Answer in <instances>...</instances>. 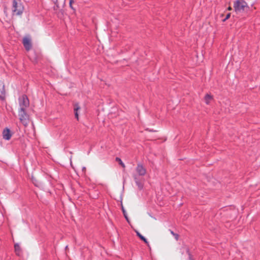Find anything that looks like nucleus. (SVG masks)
<instances>
[{
    "label": "nucleus",
    "mask_w": 260,
    "mask_h": 260,
    "mask_svg": "<svg viewBox=\"0 0 260 260\" xmlns=\"http://www.w3.org/2000/svg\"><path fill=\"white\" fill-rule=\"evenodd\" d=\"M57 3V0H56L55 4H56Z\"/></svg>",
    "instance_id": "24"
},
{
    "label": "nucleus",
    "mask_w": 260,
    "mask_h": 260,
    "mask_svg": "<svg viewBox=\"0 0 260 260\" xmlns=\"http://www.w3.org/2000/svg\"><path fill=\"white\" fill-rule=\"evenodd\" d=\"M23 44L27 51L30 50L32 47L31 41L28 38L25 37L23 39Z\"/></svg>",
    "instance_id": "7"
},
{
    "label": "nucleus",
    "mask_w": 260,
    "mask_h": 260,
    "mask_svg": "<svg viewBox=\"0 0 260 260\" xmlns=\"http://www.w3.org/2000/svg\"><path fill=\"white\" fill-rule=\"evenodd\" d=\"M32 181L35 186H38V187L40 186V183L36 179L32 178Z\"/></svg>",
    "instance_id": "14"
},
{
    "label": "nucleus",
    "mask_w": 260,
    "mask_h": 260,
    "mask_svg": "<svg viewBox=\"0 0 260 260\" xmlns=\"http://www.w3.org/2000/svg\"><path fill=\"white\" fill-rule=\"evenodd\" d=\"M116 159L117 161H118L119 162L120 165H121L122 167H123V168L125 167V165H124V163L122 161V160H121L120 158H119L118 157H116Z\"/></svg>",
    "instance_id": "15"
},
{
    "label": "nucleus",
    "mask_w": 260,
    "mask_h": 260,
    "mask_svg": "<svg viewBox=\"0 0 260 260\" xmlns=\"http://www.w3.org/2000/svg\"><path fill=\"white\" fill-rule=\"evenodd\" d=\"M171 233L175 237V239L177 240L179 237L178 235L177 234L174 233V232L172 231H171Z\"/></svg>",
    "instance_id": "16"
},
{
    "label": "nucleus",
    "mask_w": 260,
    "mask_h": 260,
    "mask_svg": "<svg viewBox=\"0 0 260 260\" xmlns=\"http://www.w3.org/2000/svg\"><path fill=\"white\" fill-rule=\"evenodd\" d=\"M80 109V107L78 104H76L74 106V112H75V118L78 120L79 119V115H78V110Z\"/></svg>",
    "instance_id": "11"
},
{
    "label": "nucleus",
    "mask_w": 260,
    "mask_h": 260,
    "mask_svg": "<svg viewBox=\"0 0 260 260\" xmlns=\"http://www.w3.org/2000/svg\"><path fill=\"white\" fill-rule=\"evenodd\" d=\"M150 132H153L152 130H149Z\"/></svg>",
    "instance_id": "25"
},
{
    "label": "nucleus",
    "mask_w": 260,
    "mask_h": 260,
    "mask_svg": "<svg viewBox=\"0 0 260 260\" xmlns=\"http://www.w3.org/2000/svg\"><path fill=\"white\" fill-rule=\"evenodd\" d=\"M124 217L125 218V219H126V220H127V221H128V217H127V215H124Z\"/></svg>",
    "instance_id": "22"
},
{
    "label": "nucleus",
    "mask_w": 260,
    "mask_h": 260,
    "mask_svg": "<svg viewBox=\"0 0 260 260\" xmlns=\"http://www.w3.org/2000/svg\"><path fill=\"white\" fill-rule=\"evenodd\" d=\"M122 210L123 215H127L126 211L125 210V209H124L123 206L122 207Z\"/></svg>",
    "instance_id": "20"
},
{
    "label": "nucleus",
    "mask_w": 260,
    "mask_h": 260,
    "mask_svg": "<svg viewBox=\"0 0 260 260\" xmlns=\"http://www.w3.org/2000/svg\"><path fill=\"white\" fill-rule=\"evenodd\" d=\"M231 16V14L230 13H228L226 15V17H225V18L223 20V21H226L227 19H228Z\"/></svg>",
    "instance_id": "17"
},
{
    "label": "nucleus",
    "mask_w": 260,
    "mask_h": 260,
    "mask_svg": "<svg viewBox=\"0 0 260 260\" xmlns=\"http://www.w3.org/2000/svg\"><path fill=\"white\" fill-rule=\"evenodd\" d=\"M133 177L135 180V182L137 185L138 188L140 190H142L143 188L144 184L139 179L138 176L137 175H134Z\"/></svg>",
    "instance_id": "8"
},
{
    "label": "nucleus",
    "mask_w": 260,
    "mask_h": 260,
    "mask_svg": "<svg viewBox=\"0 0 260 260\" xmlns=\"http://www.w3.org/2000/svg\"><path fill=\"white\" fill-rule=\"evenodd\" d=\"M14 248L16 254L18 255H19L21 251V249L18 243H16L14 245Z\"/></svg>",
    "instance_id": "13"
},
{
    "label": "nucleus",
    "mask_w": 260,
    "mask_h": 260,
    "mask_svg": "<svg viewBox=\"0 0 260 260\" xmlns=\"http://www.w3.org/2000/svg\"><path fill=\"white\" fill-rule=\"evenodd\" d=\"M136 170L139 176H143L146 173V169L140 163L138 164Z\"/></svg>",
    "instance_id": "5"
},
{
    "label": "nucleus",
    "mask_w": 260,
    "mask_h": 260,
    "mask_svg": "<svg viewBox=\"0 0 260 260\" xmlns=\"http://www.w3.org/2000/svg\"><path fill=\"white\" fill-rule=\"evenodd\" d=\"M74 3V0H70V3H69L70 7L72 9L74 10V8H73V6H72V3Z\"/></svg>",
    "instance_id": "18"
},
{
    "label": "nucleus",
    "mask_w": 260,
    "mask_h": 260,
    "mask_svg": "<svg viewBox=\"0 0 260 260\" xmlns=\"http://www.w3.org/2000/svg\"><path fill=\"white\" fill-rule=\"evenodd\" d=\"M0 99L2 101L5 99V86L3 83H0Z\"/></svg>",
    "instance_id": "9"
},
{
    "label": "nucleus",
    "mask_w": 260,
    "mask_h": 260,
    "mask_svg": "<svg viewBox=\"0 0 260 260\" xmlns=\"http://www.w3.org/2000/svg\"><path fill=\"white\" fill-rule=\"evenodd\" d=\"M212 99H213L212 96L209 94H206L204 98L205 102L207 105H209L210 103V101Z\"/></svg>",
    "instance_id": "12"
},
{
    "label": "nucleus",
    "mask_w": 260,
    "mask_h": 260,
    "mask_svg": "<svg viewBox=\"0 0 260 260\" xmlns=\"http://www.w3.org/2000/svg\"><path fill=\"white\" fill-rule=\"evenodd\" d=\"M18 115L21 122L24 125H27L28 123L29 116L26 113V109H19L18 110Z\"/></svg>",
    "instance_id": "3"
},
{
    "label": "nucleus",
    "mask_w": 260,
    "mask_h": 260,
    "mask_svg": "<svg viewBox=\"0 0 260 260\" xmlns=\"http://www.w3.org/2000/svg\"><path fill=\"white\" fill-rule=\"evenodd\" d=\"M187 252L188 254L189 259V260H193V258H192V256H191V254L189 253V251L188 250L187 251Z\"/></svg>",
    "instance_id": "19"
},
{
    "label": "nucleus",
    "mask_w": 260,
    "mask_h": 260,
    "mask_svg": "<svg viewBox=\"0 0 260 260\" xmlns=\"http://www.w3.org/2000/svg\"><path fill=\"white\" fill-rule=\"evenodd\" d=\"M248 7L247 3L244 0H237L234 4V8L236 12H242Z\"/></svg>",
    "instance_id": "2"
},
{
    "label": "nucleus",
    "mask_w": 260,
    "mask_h": 260,
    "mask_svg": "<svg viewBox=\"0 0 260 260\" xmlns=\"http://www.w3.org/2000/svg\"><path fill=\"white\" fill-rule=\"evenodd\" d=\"M228 10H232V8H231V7H229V8H228Z\"/></svg>",
    "instance_id": "23"
},
{
    "label": "nucleus",
    "mask_w": 260,
    "mask_h": 260,
    "mask_svg": "<svg viewBox=\"0 0 260 260\" xmlns=\"http://www.w3.org/2000/svg\"><path fill=\"white\" fill-rule=\"evenodd\" d=\"M82 171L84 173L85 172V171H86V168H85V167H82Z\"/></svg>",
    "instance_id": "21"
},
{
    "label": "nucleus",
    "mask_w": 260,
    "mask_h": 260,
    "mask_svg": "<svg viewBox=\"0 0 260 260\" xmlns=\"http://www.w3.org/2000/svg\"><path fill=\"white\" fill-rule=\"evenodd\" d=\"M137 235L140 238L141 240H142L143 241H144L148 247H149V243L148 241H147V239L144 237L143 235H142L139 232H136Z\"/></svg>",
    "instance_id": "10"
},
{
    "label": "nucleus",
    "mask_w": 260,
    "mask_h": 260,
    "mask_svg": "<svg viewBox=\"0 0 260 260\" xmlns=\"http://www.w3.org/2000/svg\"><path fill=\"white\" fill-rule=\"evenodd\" d=\"M19 109H26L29 105V102L27 96L24 94L19 99Z\"/></svg>",
    "instance_id": "4"
},
{
    "label": "nucleus",
    "mask_w": 260,
    "mask_h": 260,
    "mask_svg": "<svg viewBox=\"0 0 260 260\" xmlns=\"http://www.w3.org/2000/svg\"><path fill=\"white\" fill-rule=\"evenodd\" d=\"M2 134L3 139L4 140H9L11 139L13 133L10 131V128L6 127L4 129Z\"/></svg>",
    "instance_id": "6"
},
{
    "label": "nucleus",
    "mask_w": 260,
    "mask_h": 260,
    "mask_svg": "<svg viewBox=\"0 0 260 260\" xmlns=\"http://www.w3.org/2000/svg\"><path fill=\"white\" fill-rule=\"evenodd\" d=\"M24 8L20 0H13L12 10L13 15H20L23 12Z\"/></svg>",
    "instance_id": "1"
}]
</instances>
